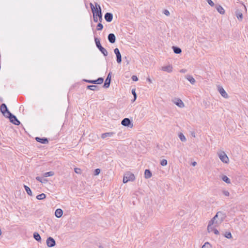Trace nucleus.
Masks as SVG:
<instances>
[{"label":"nucleus","mask_w":248,"mask_h":248,"mask_svg":"<svg viewBox=\"0 0 248 248\" xmlns=\"http://www.w3.org/2000/svg\"><path fill=\"white\" fill-rule=\"evenodd\" d=\"M216 8L218 12L220 14L223 15L225 14V10L221 6L217 5V6Z\"/></svg>","instance_id":"24"},{"label":"nucleus","mask_w":248,"mask_h":248,"mask_svg":"<svg viewBox=\"0 0 248 248\" xmlns=\"http://www.w3.org/2000/svg\"><path fill=\"white\" fill-rule=\"evenodd\" d=\"M131 78L133 81H137L138 80V78H137V77L134 75L132 76Z\"/></svg>","instance_id":"45"},{"label":"nucleus","mask_w":248,"mask_h":248,"mask_svg":"<svg viewBox=\"0 0 248 248\" xmlns=\"http://www.w3.org/2000/svg\"><path fill=\"white\" fill-rule=\"evenodd\" d=\"M235 14L237 19L240 21H242L243 19L242 13L241 12L237 10L236 11Z\"/></svg>","instance_id":"25"},{"label":"nucleus","mask_w":248,"mask_h":248,"mask_svg":"<svg viewBox=\"0 0 248 248\" xmlns=\"http://www.w3.org/2000/svg\"><path fill=\"white\" fill-rule=\"evenodd\" d=\"M114 52L116 55L117 62L119 63H121L122 62V56L119 49L118 48H115Z\"/></svg>","instance_id":"11"},{"label":"nucleus","mask_w":248,"mask_h":248,"mask_svg":"<svg viewBox=\"0 0 248 248\" xmlns=\"http://www.w3.org/2000/svg\"><path fill=\"white\" fill-rule=\"evenodd\" d=\"M132 93L134 95V100H135L136 98H137V95H136L135 89H133L132 90Z\"/></svg>","instance_id":"43"},{"label":"nucleus","mask_w":248,"mask_h":248,"mask_svg":"<svg viewBox=\"0 0 248 248\" xmlns=\"http://www.w3.org/2000/svg\"><path fill=\"white\" fill-rule=\"evenodd\" d=\"M90 7H91L92 11L93 13V21L95 22H98V17H97V15H95V7L94 6L93 4L92 3H90Z\"/></svg>","instance_id":"12"},{"label":"nucleus","mask_w":248,"mask_h":248,"mask_svg":"<svg viewBox=\"0 0 248 248\" xmlns=\"http://www.w3.org/2000/svg\"><path fill=\"white\" fill-rule=\"evenodd\" d=\"M87 82L91 83H93L95 84V80H85Z\"/></svg>","instance_id":"46"},{"label":"nucleus","mask_w":248,"mask_h":248,"mask_svg":"<svg viewBox=\"0 0 248 248\" xmlns=\"http://www.w3.org/2000/svg\"><path fill=\"white\" fill-rule=\"evenodd\" d=\"M224 236L228 239H230L232 237V234L230 232H226L224 233Z\"/></svg>","instance_id":"35"},{"label":"nucleus","mask_w":248,"mask_h":248,"mask_svg":"<svg viewBox=\"0 0 248 248\" xmlns=\"http://www.w3.org/2000/svg\"><path fill=\"white\" fill-rule=\"evenodd\" d=\"M35 139L37 141L41 143L45 144L48 142V140L46 138H41L39 137H36Z\"/></svg>","instance_id":"20"},{"label":"nucleus","mask_w":248,"mask_h":248,"mask_svg":"<svg viewBox=\"0 0 248 248\" xmlns=\"http://www.w3.org/2000/svg\"><path fill=\"white\" fill-rule=\"evenodd\" d=\"M44 181H46V180H44V181H43V183H44Z\"/></svg>","instance_id":"54"},{"label":"nucleus","mask_w":248,"mask_h":248,"mask_svg":"<svg viewBox=\"0 0 248 248\" xmlns=\"http://www.w3.org/2000/svg\"><path fill=\"white\" fill-rule=\"evenodd\" d=\"M114 134V133L113 132H107L105 133H103L101 135V138L104 139L107 137H111Z\"/></svg>","instance_id":"19"},{"label":"nucleus","mask_w":248,"mask_h":248,"mask_svg":"<svg viewBox=\"0 0 248 248\" xmlns=\"http://www.w3.org/2000/svg\"><path fill=\"white\" fill-rule=\"evenodd\" d=\"M104 79L102 78H99L95 80V84H100L103 83Z\"/></svg>","instance_id":"33"},{"label":"nucleus","mask_w":248,"mask_h":248,"mask_svg":"<svg viewBox=\"0 0 248 248\" xmlns=\"http://www.w3.org/2000/svg\"><path fill=\"white\" fill-rule=\"evenodd\" d=\"M222 194L225 196H227V197H228L230 196V193L227 190H223L222 191Z\"/></svg>","instance_id":"39"},{"label":"nucleus","mask_w":248,"mask_h":248,"mask_svg":"<svg viewBox=\"0 0 248 248\" xmlns=\"http://www.w3.org/2000/svg\"><path fill=\"white\" fill-rule=\"evenodd\" d=\"M108 40L110 43H114L116 41V37L113 33H109L108 35Z\"/></svg>","instance_id":"16"},{"label":"nucleus","mask_w":248,"mask_h":248,"mask_svg":"<svg viewBox=\"0 0 248 248\" xmlns=\"http://www.w3.org/2000/svg\"><path fill=\"white\" fill-rule=\"evenodd\" d=\"M163 13L164 15H165L167 16H169L170 15V13L168 10H165L163 11Z\"/></svg>","instance_id":"44"},{"label":"nucleus","mask_w":248,"mask_h":248,"mask_svg":"<svg viewBox=\"0 0 248 248\" xmlns=\"http://www.w3.org/2000/svg\"><path fill=\"white\" fill-rule=\"evenodd\" d=\"M207 2L211 6H214L215 4L212 0H207Z\"/></svg>","instance_id":"41"},{"label":"nucleus","mask_w":248,"mask_h":248,"mask_svg":"<svg viewBox=\"0 0 248 248\" xmlns=\"http://www.w3.org/2000/svg\"><path fill=\"white\" fill-rule=\"evenodd\" d=\"M172 66L171 65H168L167 66H163L161 67V70L167 72L168 73H170L172 71Z\"/></svg>","instance_id":"14"},{"label":"nucleus","mask_w":248,"mask_h":248,"mask_svg":"<svg viewBox=\"0 0 248 248\" xmlns=\"http://www.w3.org/2000/svg\"><path fill=\"white\" fill-rule=\"evenodd\" d=\"M46 244L48 247H53L56 245L55 240L51 237H49L46 240Z\"/></svg>","instance_id":"10"},{"label":"nucleus","mask_w":248,"mask_h":248,"mask_svg":"<svg viewBox=\"0 0 248 248\" xmlns=\"http://www.w3.org/2000/svg\"><path fill=\"white\" fill-rule=\"evenodd\" d=\"M179 137L180 140L183 142H185L186 140L185 136H184V135L183 133L179 134Z\"/></svg>","instance_id":"32"},{"label":"nucleus","mask_w":248,"mask_h":248,"mask_svg":"<svg viewBox=\"0 0 248 248\" xmlns=\"http://www.w3.org/2000/svg\"><path fill=\"white\" fill-rule=\"evenodd\" d=\"M74 170H75V172L76 173H78V174L81 173V170L80 169H79V168H75Z\"/></svg>","instance_id":"42"},{"label":"nucleus","mask_w":248,"mask_h":248,"mask_svg":"<svg viewBox=\"0 0 248 248\" xmlns=\"http://www.w3.org/2000/svg\"><path fill=\"white\" fill-rule=\"evenodd\" d=\"M218 156L221 161L223 163H228L229 162V158L224 152L218 154Z\"/></svg>","instance_id":"6"},{"label":"nucleus","mask_w":248,"mask_h":248,"mask_svg":"<svg viewBox=\"0 0 248 248\" xmlns=\"http://www.w3.org/2000/svg\"><path fill=\"white\" fill-rule=\"evenodd\" d=\"M167 163H168V161L166 159H162L161 162H160V164L162 166H165L167 165Z\"/></svg>","instance_id":"36"},{"label":"nucleus","mask_w":248,"mask_h":248,"mask_svg":"<svg viewBox=\"0 0 248 248\" xmlns=\"http://www.w3.org/2000/svg\"><path fill=\"white\" fill-rule=\"evenodd\" d=\"M213 232H214L215 234L217 235L219 234V232L216 228L213 231Z\"/></svg>","instance_id":"48"},{"label":"nucleus","mask_w":248,"mask_h":248,"mask_svg":"<svg viewBox=\"0 0 248 248\" xmlns=\"http://www.w3.org/2000/svg\"><path fill=\"white\" fill-rule=\"evenodd\" d=\"M186 78L187 79L191 84H194L196 81L195 79L190 75H186Z\"/></svg>","instance_id":"23"},{"label":"nucleus","mask_w":248,"mask_h":248,"mask_svg":"<svg viewBox=\"0 0 248 248\" xmlns=\"http://www.w3.org/2000/svg\"><path fill=\"white\" fill-rule=\"evenodd\" d=\"M226 217L225 214L222 212H217L215 217L210 220L211 223L215 224V227L218 226Z\"/></svg>","instance_id":"1"},{"label":"nucleus","mask_w":248,"mask_h":248,"mask_svg":"<svg viewBox=\"0 0 248 248\" xmlns=\"http://www.w3.org/2000/svg\"><path fill=\"white\" fill-rule=\"evenodd\" d=\"M202 248H211V245L208 242H206Z\"/></svg>","instance_id":"37"},{"label":"nucleus","mask_w":248,"mask_h":248,"mask_svg":"<svg viewBox=\"0 0 248 248\" xmlns=\"http://www.w3.org/2000/svg\"><path fill=\"white\" fill-rule=\"evenodd\" d=\"M87 89L92 91H97L99 90V88L96 85H88Z\"/></svg>","instance_id":"26"},{"label":"nucleus","mask_w":248,"mask_h":248,"mask_svg":"<svg viewBox=\"0 0 248 248\" xmlns=\"http://www.w3.org/2000/svg\"><path fill=\"white\" fill-rule=\"evenodd\" d=\"M218 91L220 93L221 96L225 98H228V95L226 92V91L224 90V89L222 87L220 86H218L217 87Z\"/></svg>","instance_id":"9"},{"label":"nucleus","mask_w":248,"mask_h":248,"mask_svg":"<svg viewBox=\"0 0 248 248\" xmlns=\"http://www.w3.org/2000/svg\"><path fill=\"white\" fill-rule=\"evenodd\" d=\"M46 197V195L44 193H42L41 194H39L36 196L37 199L39 200H43L45 199Z\"/></svg>","instance_id":"31"},{"label":"nucleus","mask_w":248,"mask_h":248,"mask_svg":"<svg viewBox=\"0 0 248 248\" xmlns=\"http://www.w3.org/2000/svg\"><path fill=\"white\" fill-rule=\"evenodd\" d=\"M152 176V172L149 170L146 169L144 171V177L146 179L150 178Z\"/></svg>","instance_id":"22"},{"label":"nucleus","mask_w":248,"mask_h":248,"mask_svg":"<svg viewBox=\"0 0 248 248\" xmlns=\"http://www.w3.org/2000/svg\"><path fill=\"white\" fill-rule=\"evenodd\" d=\"M100 172V170L99 169H96L94 170V175H98Z\"/></svg>","instance_id":"40"},{"label":"nucleus","mask_w":248,"mask_h":248,"mask_svg":"<svg viewBox=\"0 0 248 248\" xmlns=\"http://www.w3.org/2000/svg\"><path fill=\"white\" fill-rule=\"evenodd\" d=\"M110 80H111V74L109 73L108 74L107 78L106 79L105 82L104 84V87L105 88H107L109 87V86H110Z\"/></svg>","instance_id":"13"},{"label":"nucleus","mask_w":248,"mask_h":248,"mask_svg":"<svg viewBox=\"0 0 248 248\" xmlns=\"http://www.w3.org/2000/svg\"><path fill=\"white\" fill-rule=\"evenodd\" d=\"M36 179L37 181H38L40 182L41 183H43V180H42V179L41 178V177H39V176H37V177H36Z\"/></svg>","instance_id":"47"},{"label":"nucleus","mask_w":248,"mask_h":248,"mask_svg":"<svg viewBox=\"0 0 248 248\" xmlns=\"http://www.w3.org/2000/svg\"><path fill=\"white\" fill-rule=\"evenodd\" d=\"M180 72L181 73H185L186 72V70L185 69H182L180 70Z\"/></svg>","instance_id":"49"},{"label":"nucleus","mask_w":248,"mask_h":248,"mask_svg":"<svg viewBox=\"0 0 248 248\" xmlns=\"http://www.w3.org/2000/svg\"><path fill=\"white\" fill-rule=\"evenodd\" d=\"M172 48H173L174 52L175 54H180L182 52L181 49L178 47L173 46Z\"/></svg>","instance_id":"29"},{"label":"nucleus","mask_w":248,"mask_h":248,"mask_svg":"<svg viewBox=\"0 0 248 248\" xmlns=\"http://www.w3.org/2000/svg\"><path fill=\"white\" fill-rule=\"evenodd\" d=\"M121 124L124 126L130 127H132L133 125L132 122L128 118L124 119L121 122Z\"/></svg>","instance_id":"8"},{"label":"nucleus","mask_w":248,"mask_h":248,"mask_svg":"<svg viewBox=\"0 0 248 248\" xmlns=\"http://www.w3.org/2000/svg\"><path fill=\"white\" fill-rule=\"evenodd\" d=\"M24 187L28 194L31 196L32 195V193L31 189L27 186H24Z\"/></svg>","instance_id":"34"},{"label":"nucleus","mask_w":248,"mask_h":248,"mask_svg":"<svg viewBox=\"0 0 248 248\" xmlns=\"http://www.w3.org/2000/svg\"><path fill=\"white\" fill-rule=\"evenodd\" d=\"M215 224L214 223H211V221H210L207 227V231L209 232H213L214 229H215Z\"/></svg>","instance_id":"18"},{"label":"nucleus","mask_w":248,"mask_h":248,"mask_svg":"<svg viewBox=\"0 0 248 248\" xmlns=\"http://www.w3.org/2000/svg\"><path fill=\"white\" fill-rule=\"evenodd\" d=\"M0 110L3 115L7 117L10 115L11 112L8 110L6 105L5 104H2L0 107Z\"/></svg>","instance_id":"4"},{"label":"nucleus","mask_w":248,"mask_h":248,"mask_svg":"<svg viewBox=\"0 0 248 248\" xmlns=\"http://www.w3.org/2000/svg\"><path fill=\"white\" fill-rule=\"evenodd\" d=\"M221 179L227 184H231L230 179L226 175H223L221 177Z\"/></svg>","instance_id":"27"},{"label":"nucleus","mask_w":248,"mask_h":248,"mask_svg":"<svg viewBox=\"0 0 248 248\" xmlns=\"http://www.w3.org/2000/svg\"><path fill=\"white\" fill-rule=\"evenodd\" d=\"M103 28V25L101 23H99L97 24V30L98 31H101L102 30Z\"/></svg>","instance_id":"38"},{"label":"nucleus","mask_w":248,"mask_h":248,"mask_svg":"<svg viewBox=\"0 0 248 248\" xmlns=\"http://www.w3.org/2000/svg\"><path fill=\"white\" fill-rule=\"evenodd\" d=\"M62 214L63 211L61 209L59 208L56 209V210L55 211V215L56 217L58 218L61 217L62 216Z\"/></svg>","instance_id":"21"},{"label":"nucleus","mask_w":248,"mask_h":248,"mask_svg":"<svg viewBox=\"0 0 248 248\" xmlns=\"http://www.w3.org/2000/svg\"><path fill=\"white\" fill-rule=\"evenodd\" d=\"M147 80L150 83H152V80L150 79V78L149 77L147 78Z\"/></svg>","instance_id":"50"},{"label":"nucleus","mask_w":248,"mask_h":248,"mask_svg":"<svg viewBox=\"0 0 248 248\" xmlns=\"http://www.w3.org/2000/svg\"><path fill=\"white\" fill-rule=\"evenodd\" d=\"M135 179V177L134 174L130 172L126 173L123 178V183H126L128 181H133Z\"/></svg>","instance_id":"2"},{"label":"nucleus","mask_w":248,"mask_h":248,"mask_svg":"<svg viewBox=\"0 0 248 248\" xmlns=\"http://www.w3.org/2000/svg\"><path fill=\"white\" fill-rule=\"evenodd\" d=\"M1 230L0 229V235H1Z\"/></svg>","instance_id":"53"},{"label":"nucleus","mask_w":248,"mask_h":248,"mask_svg":"<svg viewBox=\"0 0 248 248\" xmlns=\"http://www.w3.org/2000/svg\"><path fill=\"white\" fill-rule=\"evenodd\" d=\"M54 172L53 171H49L47 172H45L43 174V176L45 177H48V176H52L54 175Z\"/></svg>","instance_id":"30"},{"label":"nucleus","mask_w":248,"mask_h":248,"mask_svg":"<svg viewBox=\"0 0 248 248\" xmlns=\"http://www.w3.org/2000/svg\"><path fill=\"white\" fill-rule=\"evenodd\" d=\"M7 118H9L10 122L15 125H18L20 124L16 117L11 113L8 116Z\"/></svg>","instance_id":"7"},{"label":"nucleus","mask_w":248,"mask_h":248,"mask_svg":"<svg viewBox=\"0 0 248 248\" xmlns=\"http://www.w3.org/2000/svg\"><path fill=\"white\" fill-rule=\"evenodd\" d=\"M105 20L108 22H111L113 19V15L110 13H107L105 15Z\"/></svg>","instance_id":"15"},{"label":"nucleus","mask_w":248,"mask_h":248,"mask_svg":"<svg viewBox=\"0 0 248 248\" xmlns=\"http://www.w3.org/2000/svg\"><path fill=\"white\" fill-rule=\"evenodd\" d=\"M192 136L193 137H195V133H192Z\"/></svg>","instance_id":"52"},{"label":"nucleus","mask_w":248,"mask_h":248,"mask_svg":"<svg viewBox=\"0 0 248 248\" xmlns=\"http://www.w3.org/2000/svg\"><path fill=\"white\" fill-rule=\"evenodd\" d=\"M95 15H97V17L98 16L100 22H101L102 20V15L101 13V9L100 5L96 2L95 3Z\"/></svg>","instance_id":"5"},{"label":"nucleus","mask_w":248,"mask_h":248,"mask_svg":"<svg viewBox=\"0 0 248 248\" xmlns=\"http://www.w3.org/2000/svg\"><path fill=\"white\" fill-rule=\"evenodd\" d=\"M34 238L37 241H40L41 238L40 234L37 232H34L33 233Z\"/></svg>","instance_id":"28"},{"label":"nucleus","mask_w":248,"mask_h":248,"mask_svg":"<svg viewBox=\"0 0 248 248\" xmlns=\"http://www.w3.org/2000/svg\"><path fill=\"white\" fill-rule=\"evenodd\" d=\"M94 40L97 47L105 56H107L108 55V52L107 50L101 45L99 39L98 38H95Z\"/></svg>","instance_id":"3"},{"label":"nucleus","mask_w":248,"mask_h":248,"mask_svg":"<svg viewBox=\"0 0 248 248\" xmlns=\"http://www.w3.org/2000/svg\"><path fill=\"white\" fill-rule=\"evenodd\" d=\"M174 103L176 105L181 108H183L185 107L184 103L180 99H177L176 101L174 102Z\"/></svg>","instance_id":"17"},{"label":"nucleus","mask_w":248,"mask_h":248,"mask_svg":"<svg viewBox=\"0 0 248 248\" xmlns=\"http://www.w3.org/2000/svg\"><path fill=\"white\" fill-rule=\"evenodd\" d=\"M192 164L193 166H195L197 164V163L196 162H193Z\"/></svg>","instance_id":"51"}]
</instances>
